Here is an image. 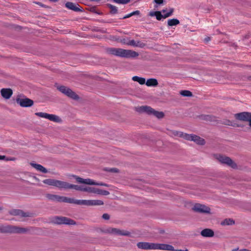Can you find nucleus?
Wrapping results in <instances>:
<instances>
[{
  "mask_svg": "<svg viewBox=\"0 0 251 251\" xmlns=\"http://www.w3.org/2000/svg\"><path fill=\"white\" fill-rule=\"evenodd\" d=\"M39 230L38 228L30 226L27 227H22L17 226L7 225H0V232L12 233H28L35 234Z\"/></svg>",
  "mask_w": 251,
  "mask_h": 251,
  "instance_id": "1",
  "label": "nucleus"
},
{
  "mask_svg": "<svg viewBox=\"0 0 251 251\" xmlns=\"http://www.w3.org/2000/svg\"><path fill=\"white\" fill-rule=\"evenodd\" d=\"M107 53L124 58H135L139 53L135 51L121 48H110L106 49Z\"/></svg>",
  "mask_w": 251,
  "mask_h": 251,
  "instance_id": "2",
  "label": "nucleus"
},
{
  "mask_svg": "<svg viewBox=\"0 0 251 251\" xmlns=\"http://www.w3.org/2000/svg\"><path fill=\"white\" fill-rule=\"evenodd\" d=\"M213 157L216 160L223 165H226L233 169L237 168L236 163L228 156L221 154H214Z\"/></svg>",
  "mask_w": 251,
  "mask_h": 251,
  "instance_id": "3",
  "label": "nucleus"
},
{
  "mask_svg": "<svg viewBox=\"0 0 251 251\" xmlns=\"http://www.w3.org/2000/svg\"><path fill=\"white\" fill-rule=\"evenodd\" d=\"M70 203H74L78 205H84L87 206L102 205L103 202L101 200H75L70 198Z\"/></svg>",
  "mask_w": 251,
  "mask_h": 251,
  "instance_id": "4",
  "label": "nucleus"
},
{
  "mask_svg": "<svg viewBox=\"0 0 251 251\" xmlns=\"http://www.w3.org/2000/svg\"><path fill=\"white\" fill-rule=\"evenodd\" d=\"M136 110L139 112H145L150 115H153L158 119H162L164 117L163 112L155 110L150 106H141L137 108Z\"/></svg>",
  "mask_w": 251,
  "mask_h": 251,
  "instance_id": "5",
  "label": "nucleus"
},
{
  "mask_svg": "<svg viewBox=\"0 0 251 251\" xmlns=\"http://www.w3.org/2000/svg\"><path fill=\"white\" fill-rule=\"evenodd\" d=\"M56 88L62 94L74 100H77L79 99V97L68 87L63 85H57Z\"/></svg>",
  "mask_w": 251,
  "mask_h": 251,
  "instance_id": "6",
  "label": "nucleus"
},
{
  "mask_svg": "<svg viewBox=\"0 0 251 251\" xmlns=\"http://www.w3.org/2000/svg\"><path fill=\"white\" fill-rule=\"evenodd\" d=\"M51 222L56 225H75L76 223L73 220L63 216H54L51 219Z\"/></svg>",
  "mask_w": 251,
  "mask_h": 251,
  "instance_id": "7",
  "label": "nucleus"
},
{
  "mask_svg": "<svg viewBox=\"0 0 251 251\" xmlns=\"http://www.w3.org/2000/svg\"><path fill=\"white\" fill-rule=\"evenodd\" d=\"M167 11L168 10L166 8L165 9H163L161 11H151L150 12L149 15L151 17L155 16L157 20H161L162 18L166 19L172 16L174 11V9L173 8H170L168 12L166 14H164L163 15L161 14L162 13H164Z\"/></svg>",
  "mask_w": 251,
  "mask_h": 251,
  "instance_id": "8",
  "label": "nucleus"
},
{
  "mask_svg": "<svg viewBox=\"0 0 251 251\" xmlns=\"http://www.w3.org/2000/svg\"><path fill=\"white\" fill-rule=\"evenodd\" d=\"M73 176L75 179L76 182L79 183L85 184L90 185H100L106 187L108 186V185L106 183H103L101 182L98 183L90 178L84 179L83 178L80 177L75 175H74Z\"/></svg>",
  "mask_w": 251,
  "mask_h": 251,
  "instance_id": "9",
  "label": "nucleus"
},
{
  "mask_svg": "<svg viewBox=\"0 0 251 251\" xmlns=\"http://www.w3.org/2000/svg\"><path fill=\"white\" fill-rule=\"evenodd\" d=\"M46 198L51 201L55 202H63L66 203H69L71 202L70 198L67 197L60 196L57 195L47 194L45 195Z\"/></svg>",
  "mask_w": 251,
  "mask_h": 251,
  "instance_id": "10",
  "label": "nucleus"
},
{
  "mask_svg": "<svg viewBox=\"0 0 251 251\" xmlns=\"http://www.w3.org/2000/svg\"><path fill=\"white\" fill-rule=\"evenodd\" d=\"M192 210L197 213L202 214H210L211 209L210 207L206 205L199 203H195L193 207Z\"/></svg>",
  "mask_w": 251,
  "mask_h": 251,
  "instance_id": "11",
  "label": "nucleus"
},
{
  "mask_svg": "<svg viewBox=\"0 0 251 251\" xmlns=\"http://www.w3.org/2000/svg\"><path fill=\"white\" fill-rule=\"evenodd\" d=\"M35 114L41 118L47 119L51 121H53L56 123H60L61 122V119L57 115L54 114H50L44 112H37Z\"/></svg>",
  "mask_w": 251,
  "mask_h": 251,
  "instance_id": "12",
  "label": "nucleus"
},
{
  "mask_svg": "<svg viewBox=\"0 0 251 251\" xmlns=\"http://www.w3.org/2000/svg\"><path fill=\"white\" fill-rule=\"evenodd\" d=\"M44 184L56 187L59 189H63L65 181L56 180L54 179L49 178L44 179L43 181Z\"/></svg>",
  "mask_w": 251,
  "mask_h": 251,
  "instance_id": "13",
  "label": "nucleus"
},
{
  "mask_svg": "<svg viewBox=\"0 0 251 251\" xmlns=\"http://www.w3.org/2000/svg\"><path fill=\"white\" fill-rule=\"evenodd\" d=\"M104 233H110L114 235L130 236V233L126 230H121L116 228L109 227L104 231Z\"/></svg>",
  "mask_w": 251,
  "mask_h": 251,
  "instance_id": "14",
  "label": "nucleus"
},
{
  "mask_svg": "<svg viewBox=\"0 0 251 251\" xmlns=\"http://www.w3.org/2000/svg\"><path fill=\"white\" fill-rule=\"evenodd\" d=\"M16 102L18 104H19L21 107H30L33 104V101L29 99L28 98H17Z\"/></svg>",
  "mask_w": 251,
  "mask_h": 251,
  "instance_id": "15",
  "label": "nucleus"
},
{
  "mask_svg": "<svg viewBox=\"0 0 251 251\" xmlns=\"http://www.w3.org/2000/svg\"><path fill=\"white\" fill-rule=\"evenodd\" d=\"M251 116V112H243L238 113L235 114L234 115V118L239 121L248 122L250 116Z\"/></svg>",
  "mask_w": 251,
  "mask_h": 251,
  "instance_id": "16",
  "label": "nucleus"
},
{
  "mask_svg": "<svg viewBox=\"0 0 251 251\" xmlns=\"http://www.w3.org/2000/svg\"><path fill=\"white\" fill-rule=\"evenodd\" d=\"M187 140L192 141L199 145H204L205 141L204 139L195 134H188Z\"/></svg>",
  "mask_w": 251,
  "mask_h": 251,
  "instance_id": "17",
  "label": "nucleus"
},
{
  "mask_svg": "<svg viewBox=\"0 0 251 251\" xmlns=\"http://www.w3.org/2000/svg\"><path fill=\"white\" fill-rule=\"evenodd\" d=\"M137 247L138 249L145 250H154V243L140 242L137 244Z\"/></svg>",
  "mask_w": 251,
  "mask_h": 251,
  "instance_id": "18",
  "label": "nucleus"
},
{
  "mask_svg": "<svg viewBox=\"0 0 251 251\" xmlns=\"http://www.w3.org/2000/svg\"><path fill=\"white\" fill-rule=\"evenodd\" d=\"M155 250L173 251L174 248L169 244L154 243V250Z\"/></svg>",
  "mask_w": 251,
  "mask_h": 251,
  "instance_id": "19",
  "label": "nucleus"
},
{
  "mask_svg": "<svg viewBox=\"0 0 251 251\" xmlns=\"http://www.w3.org/2000/svg\"><path fill=\"white\" fill-rule=\"evenodd\" d=\"M9 213L13 216H19L21 217H31V214L29 212H25L20 209H13L9 212Z\"/></svg>",
  "mask_w": 251,
  "mask_h": 251,
  "instance_id": "20",
  "label": "nucleus"
},
{
  "mask_svg": "<svg viewBox=\"0 0 251 251\" xmlns=\"http://www.w3.org/2000/svg\"><path fill=\"white\" fill-rule=\"evenodd\" d=\"M2 97L5 99H9L13 94V91L10 88H2L0 90Z\"/></svg>",
  "mask_w": 251,
  "mask_h": 251,
  "instance_id": "21",
  "label": "nucleus"
},
{
  "mask_svg": "<svg viewBox=\"0 0 251 251\" xmlns=\"http://www.w3.org/2000/svg\"><path fill=\"white\" fill-rule=\"evenodd\" d=\"M65 6L69 9L75 12L81 11V9L79 7L78 4H75L71 2H67L65 4Z\"/></svg>",
  "mask_w": 251,
  "mask_h": 251,
  "instance_id": "22",
  "label": "nucleus"
},
{
  "mask_svg": "<svg viewBox=\"0 0 251 251\" xmlns=\"http://www.w3.org/2000/svg\"><path fill=\"white\" fill-rule=\"evenodd\" d=\"M82 187H83V186L72 184H70V183L65 181L63 189H75L77 191H82Z\"/></svg>",
  "mask_w": 251,
  "mask_h": 251,
  "instance_id": "23",
  "label": "nucleus"
},
{
  "mask_svg": "<svg viewBox=\"0 0 251 251\" xmlns=\"http://www.w3.org/2000/svg\"><path fill=\"white\" fill-rule=\"evenodd\" d=\"M126 45L128 46L137 47L141 48H143L146 46V44L145 43L141 42L139 41H135L134 40H129L128 42H127Z\"/></svg>",
  "mask_w": 251,
  "mask_h": 251,
  "instance_id": "24",
  "label": "nucleus"
},
{
  "mask_svg": "<svg viewBox=\"0 0 251 251\" xmlns=\"http://www.w3.org/2000/svg\"><path fill=\"white\" fill-rule=\"evenodd\" d=\"M30 165L37 171L43 173H48V170L42 165L34 163H30Z\"/></svg>",
  "mask_w": 251,
  "mask_h": 251,
  "instance_id": "25",
  "label": "nucleus"
},
{
  "mask_svg": "<svg viewBox=\"0 0 251 251\" xmlns=\"http://www.w3.org/2000/svg\"><path fill=\"white\" fill-rule=\"evenodd\" d=\"M201 234L203 237H211L214 236V231L212 229L209 228H205L201 231Z\"/></svg>",
  "mask_w": 251,
  "mask_h": 251,
  "instance_id": "26",
  "label": "nucleus"
},
{
  "mask_svg": "<svg viewBox=\"0 0 251 251\" xmlns=\"http://www.w3.org/2000/svg\"><path fill=\"white\" fill-rule=\"evenodd\" d=\"M171 134H172V136H177V137L183 138L186 140H187V138L188 134L183 133L181 131H176V130L172 131Z\"/></svg>",
  "mask_w": 251,
  "mask_h": 251,
  "instance_id": "27",
  "label": "nucleus"
},
{
  "mask_svg": "<svg viewBox=\"0 0 251 251\" xmlns=\"http://www.w3.org/2000/svg\"><path fill=\"white\" fill-rule=\"evenodd\" d=\"M145 84L148 87H156L158 85V82L155 78H149L146 81Z\"/></svg>",
  "mask_w": 251,
  "mask_h": 251,
  "instance_id": "28",
  "label": "nucleus"
},
{
  "mask_svg": "<svg viewBox=\"0 0 251 251\" xmlns=\"http://www.w3.org/2000/svg\"><path fill=\"white\" fill-rule=\"evenodd\" d=\"M199 118L201 120L206 121L212 122L216 121V118L214 116L209 115H201L199 116Z\"/></svg>",
  "mask_w": 251,
  "mask_h": 251,
  "instance_id": "29",
  "label": "nucleus"
},
{
  "mask_svg": "<svg viewBox=\"0 0 251 251\" xmlns=\"http://www.w3.org/2000/svg\"><path fill=\"white\" fill-rule=\"evenodd\" d=\"M223 124L228 126H231L233 127H240V126L236 123L235 121H230L229 120H225L222 123Z\"/></svg>",
  "mask_w": 251,
  "mask_h": 251,
  "instance_id": "30",
  "label": "nucleus"
},
{
  "mask_svg": "<svg viewBox=\"0 0 251 251\" xmlns=\"http://www.w3.org/2000/svg\"><path fill=\"white\" fill-rule=\"evenodd\" d=\"M132 79L134 81L138 82L141 85H143L146 83V79L143 77H141L138 76H134L132 77Z\"/></svg>",
  "mask_w": 251,
  "mask_h": 251,
  "instance_id": "31",
  "label": "nucleus"
},
{
  "mask_svg": "<svg viewBox=\"0 0 251 251\" xmlns=\"http://www.w3.org/2000/svg\"><path fill=\"white\" fill-rule=\"evenodd\" d=\"M96 188L95 187H89V186H83L82 187L83 192H86L89 193H94L95 194Z\"/></svg>",
  "mask_w": 251,
  "mask_h": 251,
  "instance_id": "32",
  "label": "nucleus"
},
{
  "mask_svg": "<svg viewBox=\"0 0 251 251\" xmlns=\"http://www.w3.org/2000/svg\"><path fill=\"white\" fill-rule=\"evenodd\" d=\"M168 25L170 26L176 25L179 24V21L176 19H169L167 22Z\"/></svg>",
  "mask_w": 251,
  "mask_h": 251,
  "instance_id": "33",
  "label": "nucleus"
},
{
  "mask_svg": "<svg viewBox=\"0 0 251 251\" xmlns=\"http://www.w3.org/2000/svg\"><path fill=\"white\" fill-rule=\"evenodd\" d=\"M234 224V221L232 219H226L221 222L223 226H228Z\"/></svg>",
  "mask_w": 251,
  "mask_h": 251,
  "instance_id": "34",
  "label": "nucleus"
},
{
  "mask_svg": "<svg viewBox=\"0 0 251 251\" xmlns=\"http://www.w3.org/2000/svg\"><path fill=\"white\" fill-rule=\"evenodd\" d=\"M95 194L99 195L107 196L109 194V192L108 191L100 189L99 188H96Z\"/></svg>",
  "mask_w": 251,
  "mask_h": 251,
  "instance_id": "35",
  "label": "nucleus"
},
{
  "mask_svg": "<svg viewBox=\"0 0 251 251\" xmlns=\"http://www.w3.org/2000/svg\"><path fill=\"white\" fill-rule=\"evenodd\" d=\"M180 94L183 97H191L192 93L188 90H182L180 92Z\"/></svg>",
  "mask_w": 251,
  "mask_h": 251,
  "instance_id": "36",
  "label": "nucleus"
},
{
  "mask_svg": "<svg viewBox=\"0 0 251 251\" xmlns=\"http://www.w3.org/2000/svg\"><path fill=\"white\" fill-rule=\"evenodd\" d=\"M108 6L110 9V10H111L110 12L112 14H116L117 13L118 9H117V7H116L115 6H114L112 4H108Z\"/></svg>",
  "mask_w": 251,
  "mask_h": 251,
  "instance_id": "37",
  "label": "nucleus"
},
{
  "mask_svg": "<svg viewBox=\"0 0 251 251\" xmlns=\"http://www.w3.org/2000/svg\"><path fill=\"white\" fill-rule=\"evenodd\" d=\"M114 2L118 3L126 4L129 2L130 0H113Z\"/></svg>",
  "mask_w": 251,
  "mask_h": 251,
  "instance_id": "38",
  "label": "nucleus"
},
{
  "mask_svg": "<svg viewBox=\"0 0 251 251\" xmlns=\"http://www.w3.org/2000/svg\"><path fill=\"white\" fill-rule=\"evenodd\" d=\"M102 217L104 220H109L110 218V216L109 214L105 213L102 215Z\"/></svg>",
  "mask_w": 251,
  "mask_h": 251,
  "instance_id": "39",
  "label": "nucleus"
},
{
  "mask_svg": "<svg viewBox=\"0 0 251 251\" xmlns=\"http://www.w3.org/2000/svg\"><path fill=\"white\" fill-rule=\"evenodd\" d=\"M16 158L15 157H9V158H7L6 157V158L5 159V160L6 161H15L16 160Z\"/></svg>",
  "mask_w": 251,
  "mask_h": 251,
  "instance_id": "40",
  "label": "nucleus"
},
{
  "mask_svg": "<svg viewBox=\"0 0 251 251\" xmlns=\"http://www.w3.org/2000/svg\"><path fill=\"white\" fill-rule=\"evenodd\" d=\"M108 171L113 173H118V170L116 168H112L108 170Z\"/></svg>",
  "mask_w": 251,
  "mask_h": 251,
  "instance_id": "41",
  "label": "nucleus"
},
{
  "mask_svg": "<svg viewBox=\"0 0 251 251\" xmlns=\"http://www.w3.org/2000/svg\"><path fill=\"white\" fill-rule=\"evenodd\" d=\"M154 1L156 3L158 4H162L163 2V0H154Z\"/></svg>",
  "mask_w": 251,
  "mask_h": 251,
  "instance_id": "42",
  "label": "nucleus"
},
{
  "mask_svg": "<svg viewBox=\"0 0 251 251\" xmlns=\"http://www.w3.org/2000/svg\"><path fill=\"white\" fill-rule=\"evenodd\" d=\"M131 14H132V16L136 15H139L140 14V11L138 10H136V11L131 12Z\"/></svg>",
  "mask_w": 251,
  "mask_h": 251,
  "instance_id": "43",
  "label": "nucleus"
},
{
  "mask_svg": "<svg viewBox=\"0 0 251 251\" xmlns=\"http://www.w3.org/2000/svg\"><path fill=\"white\" fill-rule=\"evenodd\" d=\"M132 15V14L131 13L126 15L125 16H124L123 17V19H126V18H129L130 17H131Z\"/></svg>",
  "mask_w": 251,
  "mask_h": 251,
  "instance_id": "44",
  "label": "nucleus"
},
{
  "mask_svg": "<svg viewBox=\"0 0 251 251\" xmlns=\"http://www.w3.org/2000/svg\"><path fill=\"white\" fill-rule=\"evenodd\" d=\"M231 251H243L242 249H239L238 248L233 249Z\"/></svg>",
  "mask_w": 251,
  "mask_h": 251,
  "instance_id": "45",
  "label": "nucleus"
},
{
  "mask_svg": "<svg viewBox=\"0 0 251 251\" xmlns=\"http://www.w3.org/2000/svg\"><path fill=\"white\" fill-rule=\"evenodd\" d=\"M5 158H6L5 156L0 155V160H5Z\"/></svg>",
  "mask_w": 251,
  "mask_h": 251,
  "instance_id": "46",
  "label": "nucleus"
},
{
  "mask_svg": "<svg viewBox=\"0 0 251 251\" xmlns=\"http://www.w3.org/2000/svg\"><path fill=\"white\" fill-rule=\"evenodd\" d=\"M121 42H122V43L125 44H126V43H127V42H126V39H123V40L121 41Z\"/></svg>",
  "mask_w": 251,
  "mask_h": 251,
  "instance_id": "47",
  "label": "nucleus"
},
{
  "mask_svg": "<svg viewBox=\"0 0 251 251\" xmlns=\"http://www.w3.org/2000/svg\"><path fill=\"white\" fill-rule=\"evenodd\" d=\"M35 3L37 4H38V5H39L42 6V7L44 6V5L43 4H42L40 2H36Z\"/></svg>",
  "mask_w": 251,
  "mask_h": 251,
  "instance_id": "48",
  "label": "nucleus"
},
{
  "mask_svg": "<svg viewBox=\"0 0 251 251\" xmlns=\"http://www.w3.org/2000/svg\"><path fill=\"white\" fill-rule=\"evenodd\" d=\"M210 40V37L205 38L204 40L205 42H208Z\"/></svg>",
  "mask_w": 251,
  "mask_h": 251,
  "instance_id": "49",
  "label": "nucleus"
},
{
  "mask_svg": "<svg viewBox=\"0 0 251 251\" xmlns=\"http://www.w3.org/2000/svg\"><path fill=\"white\" fill-rule=\"evenodd\" d=\"M247 80L251 81V75L247 77Z\"/></svg>",
  "mask_w": 251,
  "mask_h": 251,
  "instance_id": "50",
  "label": "nucleus"
},
{
  "mask_svg": "<svg viewBox=\"0 0 251 251\" xmlns=\"http://www.w3.org/2000/svg\"><path fill=\"white\" fill-rule=\"evenodd\" d=\"M173 251H188L187 250H175Z\"/></svg>",
  "mask_w": 251,
  "mask_h": 251,
  "instance_id": "51",
  "label": "nucleus"
},
{
  "mask_svg": "<svg viewBox=\"0 0 251 251\" xmlns=\"http://www.w3.org/2000/svg\"><path fill=\"white\" fill-rule=\"evenodd\" d=\"M243 251H251L246 249H243Z\"/></svg>",
  "mask_w": 251,
  "mask_h": 251,
  "instance_id": "52",
  "label": "nucleus"
},
{
  "mask_svg": "<svg viewBox=\"0 0 251 251\" xmlns=\"http://www.w3.org/2000/svg\"><path fill=\"white\" fill-rule=\"evenodd\" d=\"M50 0L52 2H57L58 0Z\"/></svg>",
  "mask_w": 251,
  "mask_h": 251,
  "instance_id": "53",
  "label": "nucleus"
},
{
  "mask_svg": "<svg viewBox=\"0 0 251 251\" xmlns=\"http://www.w3.org/2000/svg\"><path fill=\"white\" fill-rule=\"evenodd\" d=\"M34 178L36 179V180H39V179L38 178H37L36 176H34Z\"/></svg>",
  "mask_w": 251,
  "mask_h": 251,
  "instance_id": "54",
  "label": "nucleus"
},
{
  "mask_svg": "<svg viewBox=\"0 0 251 251\" xmlns=\"http://www.w3.org/2000/svg\"><path fill=\"white\" fill-rule=\"evenodd\" d=\"M167 10H169V9H167ZM168 12V11H167L166 12H165L164 13H163V14H166Z\"/></svg>",
  "mask_w": 251,
  "mask_h": 251,
  "instance_id": "55",
  "label": "nucleus"
},
{
  "mask_svg": "<svg viewBox=\"0 0 251 251\" xmlns=\"http://www.w3.org/2000/svg\"><path fill=\"white\" fill-rule=\"evenodd\" d=\"M2 209V208L0 207V210Z\"/></svg>",
  "mask_w": 251,
  "mask_h": 251,
  "instance_id": "56",
  "label": "nucleus"
}]
</instances>
